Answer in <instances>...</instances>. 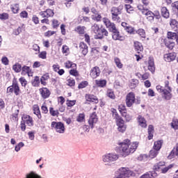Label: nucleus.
<instances>
[{
	"label": "nucleus",
	"instance_id": "nucleus-1",
	"mask_svg": "<svg viewBox=\"0 0 178 178\" xmlns=\"http://www.w3.org/2000/svg\"><path fill=\"white\" fill-rule=\"evenodd\" d=\"M120 151H122L123 156H127L136 152V149L138 147V142L130 143V140L126 139L120 143Z\"/></svg>",
	"mask_w": 178,
	"mask_h": 178
},
{
	"label": "nucleus",
	"instance_id": "nucleus-2",
	"mask_svg": "<svg viewBox=\"0 0 178 178\" xmlns=\"http://www.w3.org/2000/svg\"><path fill=\"white\" fill-rule=\"evenodd\" d=\"M92 31L96 34L95 35V38L96 40H102L104 37H108V34L109 33L105 28H99V25L95 24L93 26L91 27Z\"/></svg>",
	"mask_w": 178,
	"mask_h": 178
},
{
	"label": "nucleus",
	"instance_id": "nucleus-3",
	"mask_svg": "<svg viewBox=\"0 0 178 178\" xmlns=\"http://www.w3.org/2000/svg\"><path fill=\"white\" fill-rule=\"evenodd\" d=\"M156 88L159 92L161 93L163 99H165V101H170L172 99V89L169 87L168 83H165V88L161 86H157Z\"/></svg>",
	"mask_w": 178,
	"mask_h": 178
},
{
	"label": "nucleus",
	"instance_id": "nucleus-4",
	"mask_svg": "<svg viewBox=\"0 0 178 178\" xmlns=\"http://www.w3.org/2000/svg\"><path fill=\"white\" fill-rule=\"evenodd\" d=\"M115 175L113 178H129L135 176L136 174L129 168L122 167L115 172Z\"/></svg>",
	"mask_w": 178,
	"mask_h": 178
},
{
	"label": "nucleus",
	"instance_id": "nucleus-5",
	"mask_svg": "<svg viewBox=\"0 0 178 178\" xmlns=\"http://www.w3.org/2000/svg\"><path fill=\"white\" fill-rule=\"evenodd\" d=\"M88 125H83V130L84 131H90V129H94V126L97 124V122H98V116H97V113L95 112L92 113L88 120Z\"/></svg>",
	"mask_w": 178,
	"mask_h": 178
},
{
	"label": "nucleus",
	"instance_id": "nucleus-6",
	"mask_svg": "<svg viewBox=\"0 0 178 178\" xmlns=\"http://www.w3.org/2000/svg\"><path fill=\"white\" fill-rule=\"evenodd\" d=\"M119 159V154L115 153H108L102 156V161L105 165H111V162H115Z\"/></svg>",
	"mask_w": 178,
	"mask_h": 178
},
{
	"label": "nucleus",
	"instance_id": "nucleus-7",
	"mask_svg": "<svg viewBox=\"0 0 178 178\" xmlns=\"http://www.w3.org/2000/svg\"><path fill=\"white\" fill-rule=\"evenodd\" d=\"M51 126L57 133H59L60 134H63V133H65V124L61 122H52Z\"/></svg>",
	"mask_w": 178,
	"mask_h": 178
},
{
	"label": "nucleus",
	"instance_id": "nucleus-8",
	"mask_svg": "<svg viewBox=\"0 0 178 178\" xmlns=\"http://www.w3.org/2000/svg\"><path fill=\"white\" fill-rule=\"evenodd\" d=\"M115 116H117L118 118H116L117 119V126H118V131H120V133H124V131H126V129H127V126L126 124H124V120H123V119L119 118V116H118V113H115Z\"/></svg>",
	"mask_w": 178,
	"mask_h": 178
},
{
	"label": "nucleus",
	"instance_id": "nucleus-9",
	"mask_svg": "<svg viewBox=\"0 0 178 178\" xmlns=\"http://www.w3.org/2000/svg\"><path fill=\"white\" fill-rule=\"evenodd\" d=\"M138 9L142 11L143 15H145V16H147V19L149 22H152V20H154V13H152V11L148 9H145L144 8V7H142L141 6H138Z\"/></svg>",
	"mask_w": 178,
	"mask_h": 178
},
{
	"label": "nucleus",
	"instance_id": "nucleus-10",
	"mask_svg": "<svg viewBox=\"0 0 178 178\" xmlns=\"http://www.w3.org/2000/svg\"><path fill=\"white\" fill-rule=\"evenodd\" d=\"M136 102V95L134 92H131L127 95L126 97V104L128 108L133 106V104Z\"/></svg>",
	"mask_w": 178,
	"mask_h": 178
},
{
	"label": "nucleus",
	"instance_id": "nucleus-11",
	"mask_svg": "<svg viewBox=\"0 0 178 178\" xmlns=\"http://www.w3.org/2000/svg\"><path fill=\"white\" fill-rule=\"evenodd\" d=\"M112 33V38L114 40V41H123L124 40V37L120 35V33L118 29H116V26L115 28H113L111 30H110Z\"/></svg>",
	"mask_w": 178,
	"mask_h": 178
},
{
	"label": "nucleus",
	"instance_id": "nucleus-12",
	"mask_svg": "<svg viewBox=\"0 0 178 178\" xmlns=\"http://www.w3.org/2000/svg\"><path fill=\"white\" fill-rule=\"evenodd\" d=\"M22 119L29 127H33V126H34V120H33V118L31 116L24 114Z\"/></svg>",
	"mask_w": 178,
	"mask_h": 178
},
{
	"label": "nucleus",
	"instance_id": "nucleus-13",
	"mask_svg": "<svg viewBox=\"0 0 178 178\" xmlns=\"http://www.w3.org/2000/svg\"><path fill=\"white\" fill-rule=\"evenodd\" d=\"M101 74V70L99 67H94L91 69L90 76L92 79H97Z\"/></svg>",
	"mask_w": 178,
	"mask_h": 178
},
{
	"label": "nucleus",
	"instance_id": "nucleus-14",
	"mask_svg": "<svg viewBox=\"0 0 178 178\" xmlns=\"http://www.w3.org/2000/svg\"><path fill=\"white\" fill-rule=\"evenodd\" d=\"M39 15L43 18L46 17V19H48V17H53L55 13L53 10L47 9L45 11H41L39 13Z\"/></svg>",
	"mask_w": 178,
	"mask_h": 178
},
{
	"label": "nucleus",
	"instance_id": "nucleus-15",
	"mask_svg": "<svg viewBox=\"0 0 178 178\" xmlns=\"http://www.w3.org/2000/svg\"><path fill=\"white\" fill-rule=\"evenodd\" d=\"M40 94L43 98V99H47V98H49V95H51V91L49 90L47 88H42L39 89Z\"/></svg>",
	"mask_w": 178,
	"mask_h": 178
},
{
	"label": "nucleus",
	"instance_id": "nucleus-16",
	"mask_svg": "<svg viewBox=\"0 0 178 178\" xmlns=\"http://www.w3.org/2000/svg\"><path fill=\"white\" fill-rule=\"evenodd\" d=\"M122 10H123V5H120L118 7H113L111 9V16L115 15H122Z\"/></svg>",
	"mask_w": 178,
	"mask_h": 178
},
{
	"label": "nucleus",
	"instance_id": "nucleus-17",
	"mask_svg": "<svg viewBox=\"0 0 178 178\" xmlns=\"http://www.w3.org/2000/svg\"><path fill=\"white\" fill-rule=\"evenodd\" d=\"M103 23H104L106 28L108 29L110 31L116 27L115 24L111 22V20H109V19L106 17L103 18Z\"/></svg>",
	"mask_w": 178,
	"mask_h": 178
},
{
	"label": "nucleus",
	"instance_id": "nucleus-18",
	"mask_svg": "<svg viewBox=\"0 0 178 178\" xmlns=\"http://www.w3.org/2000/svg\"><path fill=\"white\" fill-rule=\"evenodd\" d=\"M176 59V53H169L164 55V60L165 62H173Z\"/></svg>",
	"mask_w": 178,
	"mask_h": 178
},
{
	"label": "nucleus",
	"instance_id": "nucleus-19",
	"mask_svg": "<svg viewBox=\"0 0 178 178\" xmlns=\"http://www.w3.org/2000/svg\"><path fill=\"white\" fill-rule=\"evenodd\" d=\"M22 72L21 74L22 76H26V74H28V76H33V72H31V69H30V67L29 66H24L21 69Z\"/></svg>",
	"mask_w": 178,
	"mask_h": 178
},
{
	"label": "nucleus",
	"instance_id": "nucleus-20",
	"mask_svg": "<svg viewBox=\"0 0 178 178\" xmlns=\"http://www.w3.org/2000/svg\"><path fill=\"white\" fill-rule=\"evenodd\" d=\"M13 90L15 95H20V88L19 87V83H17V81H13Z\"/></svg>",
	"mask_w": 178,
	"mask_h": 178
},
{
	"label": "nucleus",
	"instance_id": "nucleus-21",
	"mask_svg": "<svg viewBox=\"0 0 178 178\" xmlns=\"http://www.w3.org/2000/svg\"><path fill=\"white\" fill-rule=\"evenodd\" d=\"M79 48H80V51L82 52L83 55H84L85 56L86 55H87V54H88V46H87V44L83 42H81L79 44Z\"/></svg>",
	"mask_w": 178,
	"mask_h": 178
},
{
	"label": "nucleus",
	"instance_id": "nucleus-22",
	"mask_svg": "<svg viewBox=\"0 0 178 178\" xmlns=\"http://www.w3.org/2000/svg\"><path fill=\"white\" fill-rule=\"evenodd\" d=\"M170 26L173 31H178V22L176 19H171Z\"/></svg>",
	"mask_w": 178,
	"mask_h": 178
},
{
	"label": "nucleus",
	"instance_id": "nucleus-23",
	"mask_svg": "<svg viewBox=\"0 0 178 178\" xmlns=\"http://www.w3.org/2000/svg\"><path fill=\"white\" fill-rule=\"evenodd\" d=\"M137 119L139 123V126L145 129V127H147V120H145V118L141 115H138Z\"/></svg>",
	"mask_w": 178,
	"mask_h": 178
},
{
	"label": "nucleus",
	"instance_id": "nucleus-24",
	"mask_svg": "<svg viewBox=\"0 0 178 178\" xmlns=\"http://www.w3.org/2000/svg\"><path fill=\"white\" fill-rule=\"evenodd\" d=\"M33 111L34 115H36V116L38 118V119H41V118H42L41 111H40V107L38 106V105H37V104L33 105Z\"/></svg>",
	"mask_w": 178,
	"mask_h": 178
},
{
	"label": "nucleus",
	"instance_id": "nucleus-25",
	"mask_svg": "<svg viewBox=\"0 0 178 178\" xmlns=\"http://www.w3.org/2000/svg\"><path fill=\"white\" fill-rule=\"evenodd\" d=\"M148 65V70L154 73L155 72V64L154 63V59L149 58Z\"/></svg>",
	"mask_w": 178,
	"mask_h": 178
},
{
	"label": "nucleus",
	"instance_id": "nucleus-26",
	"mask_svg": "<svg viewBox=\"0 0 178 178\" xmlns=\"http://www.w3.org/2000/svg\"><path fill=\"white\" fill-rule=\"evenodd\" d=\"M170 15L169 13V10L166 7L161 8V16L165 19H169V16Z\"/></svg>",
	"mask_w": 178,
	"mask_h": 178
},
{
	"label": "nucleus",
	"instance_id": "nucleus-27",
	"mask_svg": "<svg viewBox=\"0 0 178 178\" xmlns=\"http://www.w3.org/2000/svg\"><path fill=\"white\" fill-rule=\"evenodd\" d=\"M165 45L168 49H173L175 48V42L170 41L169 39L165 40Z\"/></svg>",
	"mask_w": 178,
	"mask_h": 178
},
{
	"label": "nucleus",
	"instance_id": "nucleus-28",
	"mask_svg": "<svg viewBox=\"0 0 178 178\" xmlns=\"http://www.w3.org/2000/svg\"><path fill=\"white\" fill-rule=\"evenodd\" d=\"M86 99L88 102H94L95 101H98V99H97V96L90 94L86 95Z\"/></svg>",
	"mask_w": 178,
	"mask_h": 178
},
{
	"label": "nucleus",
	"instance_id": "nucleus-29",
	"mask_svg": "<svg viewBox=\"0 0 178 178\" xmlns=\"http://www.w3.org/2000/svg\"><path fill=\"white\" fill-rule=\"evenodd\" d=\"M162 144H163V140H158V141L154 142L153 149L159 151L161 149V148H162Z\"/></svg>",
	"mask_w": 178,
	"mask_h": 178
},
{
	"label": "nucleus",
	"instance_id": "nucleus-30",
	"mask_svg": "<svg viewBox=\"0 0 178 178\" xmlns=\"http://www.w3.org/2000/svg\"><path fill=\"white\" fill-rule=\"evenodd\" d=\"M154 137V126L153 125H149L148 127V140H152V138Z\"/></svg>",
	"mask_w": 178,
	"mask_h": 178
},
{
	"label": "nucleus",
	"instance_id": "nucleus-31",
	"mask_svg": "<svg viewBox=\"0 0 178 178\" xmlns=\"http://www.w3.org/2000/svg\"><path fill=\"white\" fill-rule=\"evenodd\" d=\"M138 86V79H131L129 81V87L130 88H136Z\"/></svg>",
	"mask_w": 178,
	"mask_h": 178
},
{
	"label": "nucleus",
	"instance_id": "nucleus-32",
	"mask_svg": "<svg viewBox=\"0 0 178 178\" xmlns=\"http://www.w3.org/2000/svg\"><path fill=\"white\" fill-rule=\"evenodd\" d=\"M13 70H14L15 73H20V72H22V65L19 63H16L13 66Z\"/></svg>",
	"mask_w": 178,
	"mask_h": 178
},
{
	"label": "nucleus",
	"instance_id": "nucleus-33",
	"mask_svg": "<svg viewBox=\"0 0 178 178\" xmlns=\"http://www.w3.org/2000/svg\"><path fill=\"white\" fill-rule=\"evenodd\" d=\"M168 39L167 40H176L178 36V32H168L167 33Z\"/></svg>",
	"mask_w": 178,
	"mask_h": 178
},
{
	"label": "nucleus",
	"instance_id": "nucleus-34",
	"mask_svg": "<svg viewBox=\"0 0 178 178\" xmlns=\"http://www.w3.org/2000/svg\"><path fill=\"white\" fill-rule=\"evenodd\" d=\"M134 47H135L136 51H137L138 54H140V52H141V51H143V44H141V43L139 42H135Z\"/></svg>",
	"mask_w": 178,
	"mask_h": 178
},
{
	"label": "nucleus",
	"instance_id": "nucleus-35",
	"mask_svg": "<svg viewBox=\"0 0 178 178\" xmlns=\"http://www.w3.org/2000/svg\"><path fill=\"white\" fill-rule=\"evenodd\" d=\"M76 122H79V123L86 122V115L84 113H79L76 118Z\"/></svg>",
	"mask_w": 178,
	"mask_h": 178
},
{
	"label": "nucleus",
	"instance_id": "nucleus-36",
	"mask_svg": "<svg viewBox=\"0 0 178 178\" xmlns=\"http://www.w3.org/2000/svg\"><path fill=\"white\" fill-rule=\"evenodd\" d=\"M95 84L97 87H105L106 86V80H95Z\"/></svg>",
	"mask_w": 178,
	"mask_h": 178
},
{
	"label": "nucleus",
	"instance_id": "nucleus-37",
	"mask_svg": "<svg viewBox=\"0 0 178 178\" xmlns=\"http://www.w3.org/2000/svg\"><path fill=\"white\" fill-rule=\"evenodd\" d=\"M75 31H76V33H79L81 35H83L84 34V33H86V26H78L75 29Z\"/></svg>",
	"mask_w": 178,
	"mask_h": 178
},
{
	"label": "nucleus",
	"instance_id": "nucleus-38",
	"mask_svg": "<svg viewBox=\"0 0 178 178\" xmlns=\"http://www.w3.org/2000/svg\"><path fill=\"white\" fill-rule=\"evenodd\" d=\"M32 86L33 87H38L40 86V77L39 76H35V78L33 79V80L32 81Z\"/></svg>",
	"mask_w": 178,
	"mask_h": 178
},
{
	"label": "nucleus",
	"instance_id": "nucleus-39",
	"mask_svg": "<svg viewBox=\"0 0 178 178\" xmlns=\"http://www.w3.org/2000/svg\"><path fill=\"white\" fill-rule=\"evenodd\" d=\"M65 67L67 69H70V67H73V69H76V63H73L72 62H71L70 60H68L65 63Z\"/></svg>",
	"mask_w": 178,
	"mask_h": 178
},
{
	"label": "nucleus",
	"instance_id": "nucleus-40",
	"mask_svg": "<svg viewBox=\"0 0 178 178\" xmlns=\"http://www.w3.org/2000/svg\"><path fill=\"white\" fill-rule=\"evenodd\" d=\"M135 34H138L142 38H145V31L143 29H139L138 31H135Z\"/></svg>",
	"mask_w": 178,
	"mask_h": 178
},
{
	"label": "nucleus",
	"instance_id": "nucleus-41",
	"mask_svg": "<svg viewBox=\"0 0 178 178\" xmlns=\"http://www.w3.org/2000/svg\"><path fill=\"white\" fill-rule=\"evenodd\" d=\"M24 26V24H22L20 26H19L17 29H14L13 32L14 35H19V34H20V33H22V29H23Z\"/></svg>",
	"mask_w": 178,
	"mask_h": 178
},
{
	"label": "nucleus",
	"instance_id": "nucleus-42",
	"mask_svg": "<svg viewBox=\"0 0 178 178\" xmlns=\"http://www.w3.org/2000/svg\"><path fill=\"white\" fill-rule=\"evenodd\" d=\"M159 151L155 149H152V150L149 151V157L153 159L155 158L156 156V155H158Z\"/></svg>",
	"mask_w": 178,
	"mask_h": 178
},
{
	"label": "nucleus",
	"instance_id": "nucleus-43",
	"mask_svg": "<svg viewBox=\"0 0 178 178\" xmlns=\"http://www.w3.org/2000/svg\"><path fill=\"white\" fill-rule=\"evenodd\" d=\"M120 112H121L122 116H124V118H126L127 116V113L126 112V106H124V105H121L120 106Z\"/></svg>",
	"mask_w": 178,
	"mask_h": 178
},
{
	"label": "nucleus",
	"instance_id": "nucleus-44",
	"mask_svg": "<svg viewBox=\"0 0 178 178\" xmlns=\"http://www.w3.org/2000/svg\"><path fill=\"white\" fill-rule=\"evenodd\" d=\"M125 31H127V33H129V34H136L134 27L130 25L125 29Z\"/></svg>",
	"mask_w": 178,
	"mask_h": 178
},
{
	"label": "nucleus",
	"instance_id": "nucleus-45",
	"mask_svg": "<svg viewBox=\"0 0 178 178\" xmlns=\"http://www.w3.org/2000/svg\"><path fill=\"white\" fill-rule=\"evenodd\" d=\"M161 166H165V162L164 161H160L159 163H156L154 166V170H159V169H161Z\"/></svg>",
	"mask_w": 178,
	"mask_h": 178
},
{
	"label": "nucleus",
	"instance_id": "nucleus-46",
	"mask_svg": "<svg viewBox=\"0 0 178 178\" xmlns=\"http://www.w3.org/2000/svg\"><path fill=\"white\" fill-rule=\"evenodd\" d=\"M87 86H88V82L87 81H83L79 84L78 88L79 90H81V88H86Z\"/></svg>",
	"mask_w": 178,
	"mask_h": 178
},
{
	"label": "nucleus",
	"instance_id": "nucleus-47",
	"mask_svg": "<svg viewBox=\"0 0 178 178\" xmlns=\"http://www.w3.org/2000/svg\"><path fill=\"white\" fill-rule=\"evenodd\" d=\"M171 127L174 130H178V120H173L171 123Z\"/></svg>",
	"mask_w": 178,
	"mask_h": 178
},
{
	"label": "nucleus",
	"instance_id": "nucleus-48",
	"mask_svg": "<svg viewBox=\"0 0 178 178\" xmlns=\"http://www.w3.org/2000/svg\"><path fill=\"white\" fill-rule=\"evenodd\" d=\"M107 97H108V98H111V99H115V93L113 92L112 90H107Z\"/></svg>",
	"mask_w": 178,
	"mask_h": 178
},
{
	"label": "nucleus",
	"instance_id": "nucleus-49",
	"mask_svg": "<svg viewBox=\"0 0 178 178\" xmlns=\"http://www.w3.org/2000/svg\"><path fill=\"white\" fill-rule=\"evenodd\" d=\"M125 8L127 13H131V12L134 11V8H133L130 4H125Z\"/></svg>",
	"mask_w": 178,
	"mask_h": 178
},
{
	"label": "nucleus",
	"instance_id": "nucleus-50",
	"mask_svg": "<svg viewBox=\"0 0 178 178\" xmlns=\"http://www.w3.org/2000/svg\"><path fill=\"white\" fill-rule=\"evenodd\" d=\"M114 60L117 67H118L119 69H122L123 67V64H122V63L120 62V59L115 58Z\"/></svg>",
	"mask_w": 178,
	"mask_h": 178
},
{
	"label": "nucleus",
	"instance_id": "nucleus-51",
	"mask_svg": "<svg viewBox=\"0 0 178 178\" xmlns=\"http://www.w3.org/2000/svg\"><path fill=\"white\" fill-rule=\"evenodd\" d=\"M23 147H24V143L20 142L17 144V145L15 146V150L16 151V152H19V151H20V149L23 148Z\"/></svg>",
	"mask_w": 178,
	"mask_h": 178
},
{
	"label": "nucleus",
	"instance_id": "nucleus-52",
	"mask_svg": "<svg viewBox=\"0 0 178 178\" xmlns=\"http://www.w3.org/2000/svg\"><path fill=\"white\" fill-rule=\"evenodd\" d=\"M49 113L51 116H58V115H59V111H58V110H54L52 107L49 108Z\"/></svg>",
	"mask_w": 178,
	"mask_h": 178
},
{
	"label": "nucleus",
	"instance_id": "nucleus-53",
	"mask_svg": "<svg viewBox=\"0 0 178 178\" xmlns=\"http://www.w3.org/2000/svg\"><path fill=\"white\" fill-rule=\"evenodd\" d=\"M9 19V14L6 13H3L0 14V19L1 20H8Z\"/></svg>",
	"mask_w": 178,
	"mask_h": 178
},
{
	"label": "nucleus",
	"instance_id": "nucleus-54",
	"mask_svg": "<svg viewBox=\"0 0 178 178\" xmlns=\"http://www.w3.org/2000/svg\"><path fill=\"white\" fill-rule=\"evenodd\" d=\"M175 166V164H170L168 167H165L164 168L161 169V173H166L169 169H172Z\"/></svg>",
	"mask_w": 178,
	"mask_h": 178
},
{
	"label": "nucleus",
	"instance_id": "nucleus-55",
	"mask_svg": "<svg viewBox=\"0 0 178 178\" xmlns=\"http://www.w3.org/2000/svg\"><path fill=\"white\" fill-rule=\"evenodd\" d=\"M67 106L72 107L76 105V100H67Z\"/></svg>",
	"mask_w": 178,
	"mask_h": 178
},
{
	"label": "nucleus",
	"instance_id": "nucleus-56",
	"mask_svg": "<svg viewBox=\"0 0 178 178\" xmlns=\"http://www.w3.org/2000/svg\"><path fill=\"white\" fill-rule=\"evenodd\" d=\"M171 6H172V8H175V9H177L175 15H176L177 17H178V1L172 3L171 4Z\"/></svg>",
	"mask_w": 178,
	"mask_h": 178
},
{
	"label": "nucleus",
	"instance_id": "nucleus-57",
	"mask_svg": "<svg viewBox=\"0 0 178 178\" xmlns=\"http://www.w3.org/2000/svg\"><path fill=\"white\" fill-rule=\"evenodd\" d=\"M67 86L70 87H73L74 86V84H76V81L73 79H67Z\"/></svg>",
	"mask_w": 178,
	"mask_h": 178
},
{
	"label": "nucleus",
	"instance_id": "nucleus-58",
	"mask_svg": "<svg viewBox=\"0 0 178 178\" xmlns=\"http://www.w3.org/2000/svg\"><path fill=\"white\" fill-rule=\"evenodd\" d=\"M1 63H3V65H5V66H8V65H9V59H8V57H3L1 58Z\"/></svg>",
	"mask_w": 178,
	"mask_h": 178
},
{
	"label": "nucleus",
	"instance_id": "nucleus-59",
	"mask_svg": "<svg viewBox=\"0 0 178 178\" xmlns=\"http://www.w3.org/2000/svg\"><path fill=\"white\" fill-rule=\"evenodd\" d=\"M11 9L13 13H19V4H15L13 7L11 8Z\"/></svg>",
	"mask_w": 178,
	"mask_h": 178
},
{
	"label": "nucleus",
	"instance_id": "nucleus-60",
	"mask_svg": "<svg viewBox=\"0 0 178 178\" xmlns=\"http://www.w3.org/2000/svg\"><path fill=\"white\" fill-rule=\"evenodd\" d=\"M70 74L77 77V76H79V72H77V70H76V68H74L70 70Z\"/></svg>",
	"mask_w": 178,
	"mask_h": 178
},
{
	"label": "nucleus",
	"instance_id": "nucleus-61",
	"mask_svg": "<svg viewBox=\"0 0 178 178\" xmlns=\"http://www.w3.org/2000/svg\"><path fill=\"white\" fill-rule=\"evenodd\" d=\"M19 82L21 83L22 87H26V86H27V81H26L24 77L19 78Z\"/></svg>",
	"mask_w": 178,
	"mask_h": 178
},
{
	"label": "nucleus",
	"instance_id": "nucleus-62",
	"mask_svg": "<svg viewBox=\"0 0 178 178\" xmlns=\"http://www.w3.org/2000/svg\"><path fill=\"white\" fill-rule=\"evenodd\" d=\"M19 16L22 17V19H27L29 13L26 11H22L20 13Z\"/></svg>",
	"mask_w": 178,
	"mask_h": 178
},
{
	"label": "nucleus",
	"instance_id": "nucleus-63",
	"mask_svg": "<svg viewBox=\"0 0 178 178\" xmlns=\"http://www.w3.org/2000/svg\"><path fill=\"white\" fill-rule=\"evenodd\" d=\"M111 19L113 22H120V17H119V15H111Z\"/></svg>",
	"mask_w": 178,
	"mask_h": 178
},
{
	"label": "nucleus",
	"instance_id": "nucleus-64",
	"mask_svg": "<svg viewBox=\"0 0 178 178\" xmlns=\"http://www.w3.org/2000/svg\"><path fill=\"white\" fill-rule=\"evenodd\" d=\"M6 92L9 95H10V94H13V84H12V86L7 88Z\"/></svg>",
	"mask_w": 178,
	"mask_h": 178
}]
</instances>
